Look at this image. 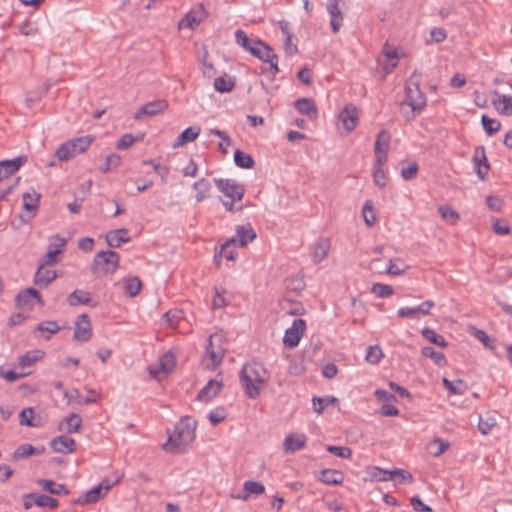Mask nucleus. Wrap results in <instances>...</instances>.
<instances>
[{
    "instance_id": "obj_33",
    "label": "nucleus",
    "mask_w": 512,
    "mask_h": 512,
    "mask_svg": "<svg viewBox=\"0 0 512 512\" xmlns=\"http://www.w3.org/2000/svg\"><path fill=\"white\" fill-rule=\"evenodd\" d=\"M330 240L328 238H320L312 248L311 256L315 263L324 260L330 250Z\"/></svg>"
},
{
    "instance_id": "obj_40",
    "label": "nucleus",
    "mask_w": 512,
    "mask_h": 512,
    "mask_svg": "<svg viewBox=\"0 0 512 512\" xmlns=\"http://www.w3.org/2000/svg\"><path fill=\"white\" fill-rule=\"evenodd\" d=\"M380 481H389L394 480L398 483H411L413 480L412 474L403 469H395L392 470V473L389 476H381L379 477Z\"/></svg>"
},
{
    "instance_id": "obj_4",
    "label": "nucleus",
    "mask_w": 512,
    "mask_h": 512,
    "mask_svg": "<svg viewBox=\"0 0 512 512\" xmlns=\"http://www.w3.org/2000/svg\"><path fill=\"white\" fill-rule=\"evenodd\" d=\"M120 256L113 250L98 252L92 262L91 273L95 278L114 273L119 266Z\"/></svg>"
},
{
    "instance_id": "obj_2",
    "label": "nucleus",
    "mask_w": 512,
    "mask_h": 512,
    "mask_svg": "<svg viewBox=\"0 0 512 512\" xmlns=\"http://www.w3.org/2000/svg\"><path fill=\"white\" fill-rule=\"evenodd\" d=\"M197 422L189 416H184L174 427V434L170 435L168 441L163 445L164 449H185L195 439Z\"/></svg>"
},
{
    "instance_id": "obj_29",
    "label": "nucleus",
    "mask_w": 512,
    "mask_h": 512,
    "mask_svg": "<svg viewBox=\"0 0 512 512\" xmlns=\"http://www.w3.org/2000/svg\"><path fill=\"white\" fill-rule=\"evenodd\" d=\"M317 480L326 485H340L344 480L342 472L334 469H322Z\"/></svg>"
},
{
    "instance_id": "obj_48",
    "label": "nucleus",
    "mask_w": 512,
    "mask_h": 512,
    "mask_svg": "<svg viewBox=\"0 0 512 512\" xmlns=\"http://www.w3.org/2000/svg\"><path fill=\"white\" fill-rule=\"evenodd\" d=\"M19 423L22 426L38 427L39 422L34 421V410L31 407L24 408L19 414Z\"/></svg>"
},
{
    "instance_id": "obj_53",
    "label": "nucleus",
    "mask_w": 512,
    "mask_h": 512,
    "mask_svg": "<svg viewBox=\"0 0 512 512\" xmlns=\"http://www.w3.org/2000/svg\"><path fill=\"white\" fill-rule=\"evenodd\" d=\"M384 357V354L382 352V349L379 345L369 346L367 348L365 359L370 364H378L382 358Z\"/></svg>"
},
{
    "instance_id": "obj_17",
    "label": "nucleus",
    "mask_w": 512,
    "mask_h": 512,
    "mask_svg": "<svg viewBox=\"0 0 512 512\" xmlns=\"http://www.w3.org/2000/svg\"><path fill=\"white\" fill-rule=\"evenodd\" d=\"M256 237L257 234L251 224L238 225L235 235L230 238V242H233V245L245 247L248 243L254 241Z\"/></svg>"
},
{
    "instance_id": "obj_21",
    "label": "nucleus",
    "mask_w": 512,
    "mask_h": 512,
    "mask_svg": "<svg viewBox=\"0 0 512 512\" xmlns=\"http://www.w3.org/2000/svg\"><path fill=\"white\" fill-rule=\"evenodd\" d=\"M67 302L72 307L78 305L97 307L98 305V302L92 299L90 292L80 289H76L73 292H71L67 297Z\"/></svg>"
},
{
    "instance_id": "obj_12",
    "label": "nucleus",
    "mask_w": 512,
    "mask_h": 512,
    "mask_svg": "<svg viewBox=\"0 0 512 512\" xmlns=\"http://www.w3.org/2000/svg\"><path fill=\"white\" fill-rule=\"evenodd\" d=\"M208 16L207 10L203 4H199L197 7L191 9L184 18H182L178 24L179 28H190L195 29L201 22H203Z\"/></svg>"
},
{
    "instance_id": "obj_16",
    "label": "nucleus",
    "mask_w": 512,
    "mask_h": 512,
    "mask_svg": "<svg viewBox=\"0 0 512 512\" xmlns=\"http://www.w3.org/2000/svg\"><path fill=\"white\" fill-rule=\"evenodd\" d=\"M338 119L343 124L345 130L351 132L358 124L359 111L355 105L347 104L339 113Z\"/></svg>"
},
{
    "instance_id": "obj_38",
    "label": "nucleus",
    "mask_w": 512,
    "mask_h": 512,
    "mask_svg": "<svg viewBox=\"0 0 512 512\" xmlns=\"http://www.w3.org/2000/svg\"><path fill=\"white\" fill-rule=\"evenodd\" d=\"M193 189L196 190V201L203 202L205 199L209 197L211 183L208 179L201 178L193 184Z\"/></svg>"
},
{
    "instance_id": "obj_50",
    "label": "nucleus",
    "mask_w": 512,
    "mask_h": 512,
    "mask_svg": "<svg viewBox=\"0 0 512 512\" xmlns=\"http://www.w3.org/2000/svg\"><path fill=\"white\" fill-rule=\"evenodd\" d=\"M312 402H313L314 411L317 413H322L323 410L327 406L338 403V399L333 396L326 397V398L325 397H313Z\"/></svg>"
},
{
    "instance_id": "obj_6",
    "label": "nucleus",
    "mask_w": 512,
    "mask_h": 512,
    "mask_svg": "<svg viewBox=\"0 0 512 512\" xmlns=\"http://www.w3.org/2000/svg\"><path fill=\"white\" fill-rule=\"evenodd\" d=\"M226 350L223 335L219 333L212 334L206 346V356L211 360V365H207V368L215 370L221 364Z\"/></svg>"
},
{
    "instance_id": "obj_44",
    "label": "nucleus",
    "mask_w": 512,
    "mask_h": 512,
    "mask_svg": "<svg viewBox=\"0 0 512 512\" xmlns=\"http://www.w3.org/2000/svg\"><path fill=\"white\" fill-rule=\"evenodd\" d=\"M408 268L409 266L406 265L401 258H394L389 260L386 273L389 275L398 276L404 274Z\"/></svg>"
},
{
    "instance_id": "obj_8",
    "label": "nucleus",
    "mask_w": 512,
    "mask_h": 512,
    "mask_svg": "<svg viewBox=\"0 0 512 512\" xmlns=\"http://www.w3.org/2000/svg\"><path fill=\"white\" fill-rule=\"evenodd\" d=\"M218 190L233 201H240L244 197L245 187L234 179L214 178Z\"/></svg>"
},
{
    "instance_id": "obj_5",
    "label": "nucleus",
    "mask_w": 512,
    "mask_h": 512,
    "mask_svg": "<svg viewBox=\"0 0 512 512\" xmlns=\"http://www.w3.org/2000/svg\"><path fill=\"white\" fill-rule=\"evenodd\" d=\"M94 140V136L86 135L77 137L61 144L55 152L60 161H67L88 149Z\"/></svg>"
},
{
    "instance_id": "obj_42",
    "label": "nucleus",
    "mask_w": 512,
    "mask_h": 512,
    "mask_svg": "<svg viewBox=\"0 0 512 512\" xmlns=\"http://www.w3.org/2000/svg\"><path fill=\"white\" fill-rule=\"evenodd\" d=\"M257 40L250 39L247 34L238 29L235 31V42L241 46L244 50L248 51L251 54V49H256L258 44H256Z\"/></svg>"
},
{
    "instance_id": "obj_37",
    "label": "nucleus",
    "mask_w": 512,
    "mask_h": 512,
    "mask_svg": "<svg viewBox=\"0 0 512 512\" xmlns=\"http://www.w3.org/2000/svg\"><path fill=\"white\" fill-rule=\"evenodd\" d=\"M44 450V446L34 447L31 444H22L15 449L13 453V458L15 460L23 459L31 455L41 454L44 452Z\"/></svg>"
},
{
    "instance_id": "obj_47",
    "label": "nucleus",
    "mask_w": 512,
    "mask_h": 512,
    "mask_svg": "<svg viewBox=\"0 0 512 512\" xmlns=\"http://www.w3.org/2000/svg\"><path fill=\"white\" fill-rule=\"evenodd\" d=\"M481 123H482L484 131L489 136H492L493 134L498 132L501 128L500 121H498L496 119H492V118L488 117L487 115H482Z\"/></svg>"
},
{
    "instance_id": "obj_26",
    "label": "nucleus",
    "mask_w": 512,
    "mask_h": 512,
    "mask_svg": "<svg viewBox=\"0 0 512 512\" xmlns=\"http://www.w3.org/2000/svg\"><path fill=\"white\" fill-rule=\"evenodd\" d=\"M295 109L309 117L310 119H316L318 117V109L311 98H300L294 102Z\"/></svg>"
},
{
    "instance_id": "obj_18",
    "label": "nucleus",
    "mask_w": 512,
    "mask_h": 512,
    "mask_svg": "<svg viewBox=\"0 0 512 512\" xmlns=\"http://www.w3.org/2000/svg\"><path fill=\"white\" fill-rule=\"evenodd\" d=\"M28 161L26 155H19L14 159L0 161V182L17 172Z\"/></svg>"
},
{
    "instance_id": "obj_43",
    "label": "nucleus",
    "mask_w": 512,
    "mask_h": 512,
    "mask_svg": "<svg viewBox=\"0 0 512 512\" xmlns=\"http://www.w3.org/2000/svg\"><path fill=\"white\" fill-rule=\"evenodd\" d=\"M390 145V133L387 130H381L376 137L374 153L388 152Z\"/></svg>"
},
{
    "instance_id": "obj_9",
    "label": "nucleus",
    "mask_w": 512,
    "mask_h": 512,
    "mask_svg": "<svg viewBox=\"0 0 512 512\" xmlns=\"http://www.w3.org/2000/svg\"><path fill=\"white\" fill-rule=\"evenodd\" d=\"M22 198L24 212L20 215V220L22 221V223H28L36 215V212L39 207L41 194L37 193L34 189H32V193L25 192Z\"/></svg>"
},
{
    "instance_id": "obj_61",
    "label": "nucleus",
    "mask_w": 512,
    "mask_h": 512,
    "mask_svg": "<svg viewBox=\"0 0 512 512\" xmlns=\"http://www.w3.org/2000/svg\"><path fill=\"white\" fill-rule=\"evenodd\" d=\"M438 211L441 217L451 224L456 223L459 219V214L449 206H440Z\"/></svg>"
},
{
    "instance_id": "obj_31",
    "label": "nucleus",
    "mask_w": 512,
    "mask_h": 512,
    "mask_svg": "<svg viewBox=\"0 0 512 512\" xmlns=\"http://www.w3.org/2000/svg\"><path fill=\"white\" fill-rule=\"evenodd\" d=\"M265 487L261 482L247 480L243 485V494L233 496L236 499L248 500L251 494L260 495L264 493Z\"/></svg>"
},
{
    "instance_id": "obj_27",
    "label": "nucleus",
    "mask_w": 512,
    "mask_h": 512,
    "mask_svg": "<svg viewBox=\"0 0 512 512\" xmlns=\"http://www.w3.org/2000/svg\"><path fill=\"white\" fill-rule=\"evenodd\" d=\"M306 436L304 434H289L285 437L283 447L286 453H294L302 449L306 444Z\"/></svg>"
},
{
    "instance_id": "obj_55",
    "label": "nucleus",
    "mask_w": 512,
    "mask_h": 512,
    "mask_svg": "<svg viewBox=\"0 0 512 512\" xmlns=\"http://www.w3.org/2000/svg\"><path fill=\"white\" fill-rule=\"evenodd\" d=\"M43 353L39 350L29 351L22 355L19 359V365L22 368L32 366L38 359L41 358Z\"/></svg>"
},
{
    "instance_id": "obj_45",
    "label": "nucleus",
    "mask_w": 512,
    "mask_h": 512,
    "mask_svg": "<svg viewBox=\"0 0 512 512\" xmlns=\"http://www.w3.org/2000/svg\"><path fill=\"white\" fill-rule=\"evenodd\" d=\"M421 334L429 342H431L432 344H435L439 347L444 348V347H447V345H448L445 338L442 335L436 333L433 329L426 327L421 331Z\"/></svg>"
},
{
    "instance_id": "obj_41",
    "label": "nucleus",
    "mask_w": 512,
    "mask_h": 512,
    "mask_svg": "<svg viewBox=\"0 0 512 512\" xmlns=\"http://www.w3.org/2000/svg\"><path fill=\"white\" fill-rule=\"evenodd\" d=\"M234 162L237 167L242 169H251L255 165L253 157L239 149L234 152Z\"/></svg>"
},
{
    "instance_id": "obj_51",
    "label": "nucleus",
    "mask_w": 512,
    "mask_h": 512,
    "mask_svg": "<svg viewBox=\"0 0 512 512\" xmlns=\"http://www.w3.org/2000/svg\"><path fill=\"white\" fill-rule=\"evenodd\" d=\"M442 383L444 387L449 390L451 394L455 395H462L465 392L466 386L463 380H457L455 382H452L448 380L447 378L442 379Z\"/></svg>"
},
{
    "instance_id": "obj_11",
    "label": "nucleus",
    "mask_w": 512,
    "mask_h": 512,
    "mask_svg": "<svg viewBox=\"0 0 512 512\" xmlns=\"http://www.w3.org/2000/svg\"><path fill=\"white\" fill-rule=\"evenodd\" d=\"M472 162L478 178L480 180H486L490 170V163L487 159L484 146L480 145L474 149Z\"/></svg>"
},
{
    "instance_id": "obj_49",
    "label": "nucleus",
    "mask_w": 512,
    "mask_h": 512,
    "mask_svg": "<svg viewBox=\"0 0 512 512\" xmlns=\"http://www.w3.org/2000/svg\"><path fill=\"white\" fill-rule=\"evenodd\" d=\"M473 335L479 340L487 349L494 351L496 349V339L491 338L488 334L481 329L474 328Z\"/></svg>"
},
{
    "instance_id": "obj_62",
    "label": "nucleus",
    "mask_w": 512,
    "mask_h": 512,
    "mask_svg": "<svg viewBox=\"0 0 512 512\" xmlns=\"http://www.w3.org/2000/svg\"><path fill=\"white\" fill-rule=\"evenodd\" d=\"M61 330V327L56 321L47 320L39 323L36 327V331L47 332L49 334H55Z\"/></svg>"
},
{
    "instance_id": "obj_58",
    "label": "nucleus",
    "mask_w": 512,
    "mask_h": 512,
    "mask_svg": "<svg viewBox=\"0 0 512 512\" xmlns=\"http://www.w3.org/2000/svg\"><path fill=\"white\" fill-rule=\"evenodd\" d=\"M209 133L221 138L222 141L219 142L218 148L223 153H227L226 147L231 145V138L229 137V135L225 131L216 128L211 129Z\"/></svg>"
},
{
    "instance_id": "obj_14",
    "label": "nucleus",
    "mask_w": 512,
    "mask_h": 512,
    "mask_svg": "<svg viewBox=\"0 0 512 512\" xmlns=\"http://www.w3.org/2000/svg\"><path fill=\"white\" fill-rule=\"evenodd\" d=\"M92 337V327L89 316L81 314L76 318L73 338L79 342H87Z\"/></svg>"
},
{
    "instance_id": "obj_39",
    "label": "nucleus",
    "mask_w": 512,
    "mask_h": 512,
    "mask_svg": "<svg viewBox=\"0 0 512 512\" xmlns=\"http://www.w3.org/2000/svg\"><path fill=\"white\" fill-rule=\"evenodd\" d=\"M421 354L424 356V357H427V358H430L431 360H433V362L439 366V367H444L447 365V359L444 355L443 352L441 351H436L433 347L431 346H425L421 349Z\"/></svg>"
},
{
    "instance_id": "obj_1",
    "label": "nucleus",
    "mask_w": 512,
    "mask_h": 512,
    "mask_svg": "<svg viewBox=\"0 0 512 512\" xmlns=\"http://www.w3.org/2000/svg\"><path fill=\"white\" fill-rule=\"evenodd\" d=\"M239 378L246 395L256 399L268 383L270 374L262 363L251 361L243 365Z\"/></svg>"
},
{
    "instance_id": "obj_22",
    "label": "nucleus",
    "mask_w": 512,
    "mask_h": 512,
    "mask_svg": "<svg viewBox=\"0 0 512 512\" xmlns=\"http://www.w3.org/2000/svg\"><path fill=\"white\" fill-rule=\"evenodd\" d=\"M50 447L57 453H73L76 449V442L71 437L60 435L50 441Z\"/></svg>"
},
{
    "instance_id": "obj_20",
    "label": "nucleus",
    "mask_w": 512,
    "mask_h": 512,
    "mask_svg": "<svg viewBox=\"0 0 512 512\" xmlns=\"http://www.w3.org/2000/svg\"><path fill=\"white\" fill-rule=\"evenodd\" d=\"M168 107V103L165 100H154L142 105L139 110L135 113L134 119L140 120L143 116H155Z\"/></svg>"
},
{
    "instance_id": "obj_32",
    "label": "nucleus",
    "mask_w": 512,
    "mask_h": 512,
    "mask_svg": "<svg viewBox=\"0 0 512 512\" xmlns=\"http://www.w3.org/2000/svg\"><path fill=\"white\" fill-rule=\"evenodd\" d=\"M200 131H201V129L197 126H190V127L186 128L176 138V140L172 144V147L178 148L180 146H183L189 142L196 140L200 134Z\"/></svg>"
},
{
    "instance_id": "obj_19",
    "label": "nucleus",
    "mask_w": 512,
    "mask_h": 512,
    "mask_svg": "<svg viewBox=\"0 0 512 512\" xmlns=\"http://www.w3.org/2000/svg\"><path fill=\"white\" fill-rule=\"evenodd\" d=\"M175 366V357L172 353H165L159 360L158 364L148 368L152 378H158L160 374L167 375Z\"/></svg>"
},
{
    "instance_id": "obj_7",
    "label": "nucleus",
    "mask_w": 512,
    "mask_h": 512,
    "mask_svg": "<svg viewBox=\"0 0 512 512\" xmlns=\"http://www.w3.org/2000/svg\"><path fill=\"white\" fill-rule=\"evenodd\" d=\"M256 44H258V47L256 49H251V55L264 63H268L270 65L269 70L272 75L275 76L279 72L278 55L274 52L272 47L264 41L257 40Z\"/></svg>"
},
{
    "instance_id": "obj_23",
    "label": "nucleus",
    "mask_w": 512,
    "mask_h": 512,
    "mask_svg": "<svg viewBox=\"0 0 512 512\" xmlns=\"http://www.w3.org/2000/svg\"><path fill=\"white\" fill-rule=\"evenodd\" d=\"M339 0H329L327 11L330 15V26L333 33H338L343 21V14L339 8Z\"/></svg>"
},
{
    "instance_id": "obj_57",
    "label": "nucleus",
    "mask_w": 512,
    "mask_h": 512,
    "mask_svg": "<svg viewBox=\"0 0 512 512\" xmlns=\"http://www.w3.org/2000/svg\"><path fill=\"white\" fill-rule=\"evenodd\" d=\"M121 158L117 154H110L105 157L104 163L99 167V170L103 173L109 172L112 168H116L120 165Z\"/></svg>"
},
{
    "instance_id": "obj_34",
    "label": "nucleus",
    "mask_w": 512,
    "mask_h": 512,
    "mask_svg": "<svg viewBox=\"0 0 512 512\" xmlns=\"http://www.w3.org/2000/svg\"><path fill=\"white\" fill-rule=\"evenodd\" d=\"M81 417L76 413H70L61 422L59 429L65 430L67 433H77L81 427Z\"/></svg>"
},
{
    "instance_id": "obj_60",
    "label": "nucleus",
    "mask_w": 512,
    "mask_h": 512,
    "mask_svg": "<svg viewBox=\"0 0 512 512\" xmlns=\"http://www.w3.org/2000/svg\"><path fill=\"white\" fill-rule=\"evenodd\" d=\"M371 291L380 298H386L393 294V288L390 285L382 283L373 284Z\"/></svg>"
},
{
    "instance_id": "obj_15",
    "label": "nucleus",
    "mask_w": 512,
    "mask_h": 512,
    "mask_svg": "<svg viewBox=\"0 0 512 512\" xmlns=\"http://www.w3.org/2000/svg\"><path fill=\"white\" fill-rule=\"evenodd\" d=\"M435 306L432 300H426L415 307H402L397 311L400 318H419L430 314V310Z\"/></svg>"
},
{
    "instance_id": "obj_24",
    "label": "nucleus",
    "mask_w": 512,
    "mask_h": 512,
    "mask_svg": "<svg viewBox=\"0 0 512 512\" xmlns=\"http://www.w3.org/2000/svg\"><path fill=\"white\" fill-rule=\"evenodd\" d=\"M495 99L492 100V105L499 114L505 116L512 115V96L500 94L498 91H493Z\"/></svg>"
},
{
    "instance_id": "obj_25",
    "label": "nucleus",
    "mask_w": 512,
    "mask_h": 512,
    "mask_svg": "<svg viewBox=\"0 0 512 512\" xmlns=\"http://www.w3.org/2000/svg\"><path fill=\"white\" fill-rule=\"evenodd\" d=\"M223 386L222 381L211 379L207 384L199 391L198 399L204 402H208L215 398L221 391Z\"/></svg>"
},
{
    "instance_id": "obj_56",
    "label": "nucleus",
    "mask_w": 512,
    "mask_h": 512,
    "mask_svg": "<svg viewBox=\"0 0 512 512\" xmlns=\"http://www.w3.org/2000/svg\"><path fill=\"white\" fill-rule=\"evenodd\" d=\"M362 214L366 225L372 227L376 222V216L373 210V204L371 200H367L364 203Z\"/></svg>"
},
{
    "instance_id": "obj_28",
    "label": "nucleus",
    "mask_w": 512,
    "mask_h": 512,
    "mask_svg": "<svg viewBox=\"0 0 512 512\" xmlns=\"http://www.w3.org/2000/svg\"><path fill=\"white\" fill-rule=\"evenodd\" d=\"M106 241L108 246L112 248H118L123 243H127L130 241V237L128 236V230L126 228L112 230L107 233Z\"/></svg>"
},
{
    "instance_id": "obj_52",
    "label": "nucleus",
    "mask_w": 512,
    "mask_h": 512,
    "mask_svg": "<svg viewBox=\"0 0 512 512\" xmlns=\"http://www.w3.org/2000/svg\"><path fill=\"white\" fill-rule=\"evenodd\" d=\"M234 86L235 82L231 78L220 76L214 80V88L217 92L220 93L230 92Z\"/></svg>"
},
{
    "instance_id": "obj_64",
    "label": "nucleus",
    "mask_w": 512,
    "mask_h": 512,
    "mask_svg": "<svg viewBox=\"0 0 512 512\" xmlns=\"http://www.w3.org/2000/svg\"><path fill=\"white\" fill-rule=\"evenodd\" d=\"M282 309H284L290 315H302L305 311L302 304L298 302L292 303L288 300H285L282 303Z\"/></svg>"
},
{
    "instance_id": "obj_36",
    "label": "nucleus",
    "mask_w": 512,
    "mask_h": 512,
    "mask_svg": "<svg viewBox=\"0 0 512 512\" xmlns=\"http://www.w3.org/2000/svg\"><path fill=\"white\" fill-rule=\"evenodd\" d=\"M37 484L41 486L44 490L54 495L69 494V489L65 484H57L55 481L51 479H40L37 481Z\"/></svg>"
},
{
    "instance_id": "obj_59",
    "label": "nucleus",
    "mask_w": 512,
    "mask_h": 512,
    "mask_svg": "<svg viewBox=\"0 0 512 512\" xmlns=\"http://www.w3.org/2000/svg\"><path fill=\"white\" fill-rule=\"evenodd\" d=\"M326 450L329 453L344 459H348L352 455V450L347 446L327 445Z\"/></svg>"
},
{
    "instance_id": "obj_3",
    "label": "nucleus",
    "mask_w": 512,
    "mask_h": 512,
    "mask_svg": "<svg viewBox=\"0 0 512 512\" xmlns=\"http://www.w3.org/2000/svg\"><path fill=\"white\" fill-rule=\"evenodd\" d=\"M406 98L401 102V113L406 121H412L425 108L426 96L417 83H408L405 87Z\"/></svg>"
},
{
    "instance_id": "obj_35",
    "label": "nucleus",
    "mask_w": 512,
    "mask_h": 512,
    "mask_svg": "<svg viewBox=\"0 0 512 512\" xmlns=\"http://www.w3.org/2000/svg\"><path fill=\"white\" fill-rule=\"evenodd\" d=\"M105 495L104 491L101 489V486L97 485L90 489L85 494L79 496L75 503L79 505H86L91 503H96L99 499H101Z\"/></svg>"
},
{
    "instance_id": "obj_54",
    "label": "nucleus",
    "mask_w": 512,
    "mask_h": 512,
    "mask_svg": "<svg viewBox=\"0 0 512 512\" xmlns=\"http://www.w3.org/2000/svg\"><path fill=\"white\" fill-rule=\"evenodd\" d=\"M141 286L142 283L138 277H128L125 280V293L130 297H134L139 293Z\"/></svg>"
},
{
    "instance_id": "obj_63",
    "label": "nucleus",
    "mask_w": 512,
    "mask_h": 512,
    "mask_svg": "<svg viewBox=\"0 0 512 512\" xmlns=\"http://www.w3.org/2000/svg\"><path fill=\"white\" fill-rule=\"evenodd\" d=\"M67 244V240L59 235H55L52 237L48 250L57 251V254H61L63 252L64 247Z\"/></svg>"
},
{
    "instance_id": "obj_46",
    "label": "nucleus",
    "mask_w": 512,
    "mask_h": 512,
    "mask_svg": "<svg viewBox=\"0 0 512 512\" xmlns=\"http://www.w3.org/2000/svg\"><path fill=\"white\" fill-rule=\"evenodd\" d=\"M34 503L38 507L56 509L59 506V501L46 494H37L34 497Z\"/></svg>"
},
{
    "instance_id": "obj_10",
    "label": "nucleus",
    "mask_w": 512,
    "mask_h": 512,
    "mask_svg": "<svg viewBox=\"0 0 512 512\" xmlns=\"http://www.w3.org/2000/svg\"><path fill=\"white\" fill-rule=\"evenodd\" d=\"M306 329V322L303 319H295L292 326L285 331L283 343L287 348H294L299 344L304 331Z\"/></svg>"
},
{
    "instance_id": "obj_13",
    "label": "nucleus",
    "mask_w": 512,
    "mask_h": 512,
    "mask_svg": "<svg viewBox=\"0 0 512 512\" xmlns=\"http://www.w3.org/2000/svg\"><path fill=\"white\" fill-rule=\"evenodd\" d=\"M36 300L40 306H44V301L40 293L34 288H26L20 291L15 298V304L18 309H32L33 300Z\"/></svg>"
},
{
    "instance_id": "obj_30",
    "label": "nucleus",
    "mask_w": 512,
    "mask_h": 512,
    "mask_svg": "<svg viewBox=\"0 0 512 512\" xmlns=\"http://www.w3.org/2000/svg\"><path fill=\"white\" fill-rule=\"evenodd\" d=\"M57 278L54 270L46 269L38 264L37 271L34 275V283L40 287H46Z\"/></svg>"
}]
</instances>
